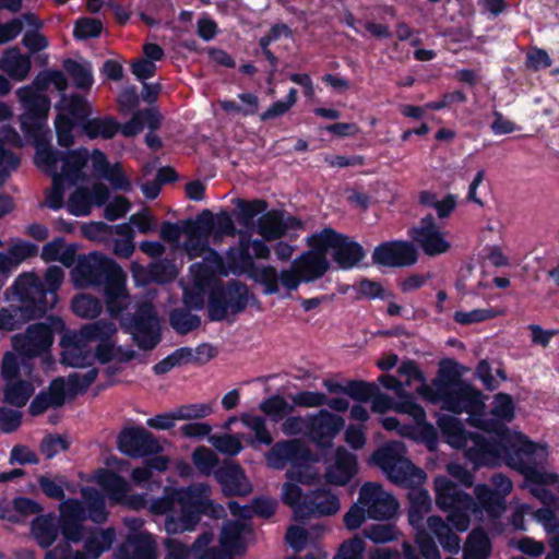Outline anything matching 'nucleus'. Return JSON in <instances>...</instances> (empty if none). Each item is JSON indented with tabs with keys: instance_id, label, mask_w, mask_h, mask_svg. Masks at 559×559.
Listing matches in <instances>:
<instances>
[{
	"instance_id": "18",
	"label": "nucleus",
	"mask_w": 559,
	"mask_h": 559,
	"mask_svg": "<svg viewBox=\"0 0 559 559\" xmlns=\"http://www.w3.org/2000/svg\"><path fill=\"white\" fill-rule=\"evenodd\" d=\"M436 503L444 512L462 509L475 510L474 498L465 492L460 485L445 476H439L435 479Z\"/></svg>"
},
{
	"instance_id": "24",
	"label": "nucleus",
	"mask_w": 559,
	"mask_h": 559,
	"mask_svg": "<svg viewBox=\"0 0 559 559\" xmlns=\"http://www.w3.org/2000/svg\"><path fill=\"white\" fill-rule=\"evenodd\" d=\"M116 559H156V544L150 534L129 535L115 552Z\"/></svg>"
},
{
	"instance_id": "39",
	"label": "nucleus",
	"mask_w": 559,
	"mask_h": 559,
	"mask_svg": "<svg viewBox=\"0 0 559 559\" xmlns=\"http://www.w3.org/2000/svg\"><path fill=\"white\" fill-rule=\"evenodd\" d=\"M299 483L288 480L282 487V501L292 508L296 521H305V508L307 506V493H305Z\"/></svg>"
},
{
	"instance_id": "45",
	"label": "nucleus",
	"mask_w": 559,
	"mask_h": 559,
	"mask_svg": "<svg viewBox=\"0 0 559 559\" xmlns=\"http://www.w3.org/2000/svg\"><path fill=\"white\" fill-rule=\"evenodd\" d=\"M83 497L87 519L97 524L104 523L108 516L104 497L94 489L83 490Z\"/></svg>"
},
{
	"instance_id": "42",
	"label": "nucleus",
	"mask_w": 559,
	"mask_h": 559,
	"mask_svg": "<svg viewBox=\"0 0 559 559\" xmlns=\"http://www.w3.org/2000/svg\"><path fill=\"white\" fill-rule=\"evenodd\" d=\"M259 408L275 424L281 423L286 416L294 413V405L289 404L286 399L280 394H273L263 400Z\"/></svg>"
},
{
	"instance_id": "32",
	"label": "nucleus",
	"mask_w": 559,
	"mask_h": 559,
	"mask_svg": "<svg viewBox=\"0 0 559 559\" xmlns=\"http://www.w3.org/2000/svg\"><path fill=\"white\" fill-rule=\"evenodd\" d=\"M492 552V543L487 532L477 527L467 536L463 549V559H489Z\"/></svg>"
},
{
	"instance_id": "23",
	"label": "nucleus",
	"mask_w": 559,
	"mask_h": 559,
	"mask_svg": "<svg viewBox=\"0 0 559 559\" xmlns=\"http://www.w3.org/2000/svg\"><path fill=\"white\" fill-rule=\"evenodd\" d=\"M341 508L340 499L336 495L326 488H317L307 492V506L305 510V520L330 516L338 512Z\"/></svg>"
},
{
	"instance_id": "47",
	"label": "nucleus",
	"mask_w": 559,
	"mask_h": 559,
	"mask_svg": "<svg viewBox=\"0 0 559 559\" xmlns=\"http://www.w3.org/2000/svg\"><path fill=\"white\" fill-rule=\"evenodd\" d=\"M37 483L43 491V493L53 500L64 501V488L68 487V479L63 475H55L50 477L49 475H39L37 477Z\"/></svg>"
},
{
	"instance_id": "17",
	"label": "nucleus",
	"mask_w": 559,
	"mask_h": 559,
	"mask_svg": "<svg viewBox=\"0 0 559 559\" xmlns=\"http://www.w3.org/2000/svg\"><path fill=\"white\" fill-rule=\"evenodd\" d=\"M308 421V439L322 449L331 448L334 438L345 426L342 416L324 408L309 415Z\"/></svg>"
},
{
	"instance_id": "48",
	"label": "nucleus",
	"mask_w": 559,
	"mask_h": 559,
	"mask_svg": "<svg viewBox=\"0 0 559 559\" xmlns=\"http://www.w3.org/2000/svg\"><path fill=\"white\" fill-rule=\"evenodd\" d=\"M250 276L259 284L263 286V293L265 295H274L280 290V274L275 266L263 265L257 266Z\"/></svg>"
},
{
	"instance_id": "14",
	"label": "nucleus",
	"mask_w": 559,
	"mask_h": 559,
	"mask_svg": "<svg viewBox=\"0 0 559 559\" xmlns=\"http://www.w3.org/2000/svg\"><path fill=\"white\" fill-rule=\"evenodd\" d=\"M87 520L84 503L76 498H68L59 504V518L57 523L59 534L62 535L61 543L79 544L83 540L85 534L84 522Z\"/></svg>"
},
{
	"instance_id": "16",
	"label": "nucleus",
	"mask_w": 559,
	"mask_h": 559,
	"mask_svg": "<svg viewBox=\"0 0 559 559\" xmlns=\"http://www.w3.org/2000/svg\"><path fill=\"white\" fill-rule=\"evenodd\" d=\"M358 501L367 509L368 518L373 520H389L399 509L396 499L377 483H365L359 490Z\"/></svg>"
},
{
	"instance_id": "63",
	"label": "nucleus",
	"mask_w": 559,
	"mask_h": 559,
	"mask_svg": "<svg viewBox=\"0 0 559 559\" xmlns=\"http://www.w3.org/2000/svg\"><path fill=\"white\" fill-rule=\"evenodd\" d=\"M514 401L508 393L499 392L493 397L491 414L503 421L510 423L514 418Z\"/></svg>"
},
{
	"instance_id": "49",
	"label": "nucleus",
	"mask_w": 559,
	"mask_h": 559,
	"mask_svg": "<svg viewBox=\"0 0 559 559\" xmlns=\"http://www.w3.org/2000/svg\"><path fill=\"white\" fill-rule=\"evenodd\" d=\"M71 308L78 317L94 319L100 314L103 305L98 298L82 294L72 299Z\"/></svg>"
},
{
	"instance_id": "21",
	"label": "nucleus",
	"mask_w": 559,
	"mask_h": 559,
	"mask_svg": "<svg viewBox=\"0 0 559 559\" xmlns=\"http://www.w3.org/2000/svg\"><path fill=\"white\" fill-rule=\"evenodd\" d=\"M214 477L226 497H243L251 491L245 472L237 463L225 462L215 469Z\"/></svg>"
},
{
	"instance_id": "41",
	"label": "nucleus",
	"mask_w": 559,
	"mask_h": 559,
	"mask_svg": "<svg viewBox=\"0 0 559 559\" xmlns=\"http://www.w3.org/2000/svg\"><path fill=\"white\" fill-rule=\"evenodd\" d=\"M236 219L237 222L246 227L250 228L253 226L254 217L262 215L267 210V202L263 199H236Z\"/></svg>"
},
{
	"instance_id": "25",
	"label": "nucleus",
	"mask_w": 559,
	"mask_h": 559,
	"mask_svg": "<svg viewBox=\"0 0 559 559\" xmlns=\"http://www.w3.org/2000/svg\"><path fill=\"white\" fill-rule=\"evenodd\" d=\"M366 257L364 247L349 239L348 236L338 234L334 248L332 250V259L341 270H352L356 267Z\"/></svg>"
},
{
	"instance_id": "36",
	"label": "nucleus",
	"mask_w": 559,
	"mask_h": 559,
	"mask_svg": "<svg viewBox=\"0 0 559 559\" xmlns=\"http://www.w3.org/2000/svg\"><path fill=\"white\" fill-rule=\"evenodd\" d=\"M240 419L247 428L254 432L253 437L246 438L247 444L255 448L258 444L271 445L273 443V437L266 427L264 417L246 413L241 415Z\"/></svg>"
},
{
	"instance_id": "15",
	"label": "nucleus",
	"mask_w": 559,
	"mask_h": 559,
	"mask_svg": "<svg viewBox=\"0 0 559 559\" xmlns=\"http://www.w3.org/2000/svg\"><path fill=\"white\" fill-rule=\"evenodd\" d=\"M371 259L373 264L383 267H406L418 261V250L408 240H389L374 247Z\"/></svg>"
},
{
	"instance_id": "1",
	"label": "nucleus",
	"mask_w": 559,
	"mask_h": 559,
	"mask_svg": "<svg viewBox=\"0 0 559 559\" xmlns=\"http://www.w3.org/2000/svg\"><path fill=\"white\" fill-rule=\"evenodd\" d=\"M537 448L538 444L525 435L521 432L511 435L508 429H504L497 437L484 436L479 432L471 433L464 450L466 459L476 467H493L504 462L509 467L523 474L531 484H554L559 478L557 474L543 472L531 463Z\"/></svg>"
},
{
	"instance_id": "55",
	"label": "nucleus",
	"mask_w": 559,
	"mask_h": 559,
	"mask_svg": "<svg viewBox=\"0 0 559 559\" xmlns=\"http://www.w3.org/2000/svg\"><path fill=\"white\" fill-rule=\"evenodd\" d=\"M378 393V386L364 380L346 381V394L358 403H368Z\"/></svg>"
},
{
	"instance_id": "11",
	"label": "nucleus",
	"mask_w": 559,
	"mask_h": 559,
	"mask_svg": "<svg viewBox=\"0 0 559 559\" xmlns=\"http://www.w3.org/2000/svg\"><path fill=\"white\" fill-rule=\"evenodd\" d=\"M132 338L142 350L154 349L162 340L159 319L150 301L138 305L131 319Z\"/></svg>"
},
{
	"instance_id": "46",
	"label": "nucleus",
	"mask_w": 559,
	"mask_h": 559,
	"mask_svg": "<svg viewBox=\"0 0 559 559\" xmlns=\"http://www.w3.org/2000/svg\"><path fill=\"white\" fill-rule=\"evenodd\" d=\"M338 234L331 227L312 234L307 238V245L310 247L308 251H314L319 257H326L328 250H333Z\"/></svg>"
},
{
	"instance_id": "64",
	"label": "nucleus",
	"mask_w": 559,
	"mask_h": 559,
	"mask_svg": "<svg viewBox=\"0 0 559 559\" xmlns=\"http://www.w3.org/2000/svg\"><path fill=\"white\" fill-rule=\"evenodd\" d=\"M415 544L424 559H440L441 555L432 535L425 528H420L415 534Z\"/></svg>"
},
{
	"instance_id": "7",
	"label": "nucleus",
	"mask_w": 559,
	"mask_h": 559,
	"mask_svg": "<svg viewBox=\"0 0 559 559\" xmlns=\"http://www.w3.org/2000/svg\"><path fill=\"white\" fill-rule=\"evenodd\" d=\"M64 280V272L60 266L50 265L41 280L35 273H22L13 282V294L28 297L37 308H45V314L52 309L58 301V290Z\"/></svg>"
},
{
	"instance_id": "2",
	"label": "nucleus",
	"mask_w": 559,
	"mask_h": 559,
	"mask_svg": "<svg viewBox=\"0 0 559 559\" xmlns=\"http://www.w3.org/2000/svg\"><path fill=\"white\" fill-rule=\"evenodd\" d=\"M72 277L79 287L102 286L110 316L117 317L124 310L129 297L127 276L114 259L96 251L79 255Z\"/></svg>"
},
{
	"instance_id": "9",
	"label": "nucleus",
	"mask_w": 559,
	"mask_h": 559,
	"mask_svg": "<svg viewBox=\"0 0 559 559\" xmlns=\"http://www.w3.org/2000/svg\"><path fill=\"white\" fill-rule=\"evenodd\" d=\"M249 304V289L246 284L237 280L214 284L207 296V318L212 322H221L227 318L246 310Z\"/></svg>"
},
{
	"instance_id": "29",
	"label": "nucleus",
	"mask_w": 559,
	"mask_h": 559,
	"mask_svg": "<svg viewBox=\"0 0 559 559\" xmlns=\"http://www.w3.org/2000/svg\"><path fill=\"white\" fill-rule=\"evenodd\" d=\"M50 109V99L47 97L39 98V102L24 107L21 116V129L25 134H36L45 126Z\"/></svg>"
},
{
	"instance_id": "61",
	"label": "nucleus",
	"mask_w": 559,
	"mask_h": 559,
	"mask_svg": "<svg viewBox=\"0 0 559 559\" xmlns=\"http://www.w3.org/2000/svg\"><path fill=\"white\" fill-rule=\"evenodd\" d=\"M81 234L92 241L108 242L114 238V228L104 222H90L82 224Z\"/></svg>"
},
{
	"instance_id": "58",
	"label": "nucleus",
	"mask_w": 559,
	"mask_h": 559,
	"mask_svg": "<svg viewBox=\"0 0 559 559\" xmlns=\"http://www.w3.org/2000/svg\"><path fill=\"white\" fill-rule=\"evenodd\" d=\"M116 332V328L112 323L107 321H96L82 326L83 340L86 344L91 342H103L107 338H111Z\"/></svg>"
},
{
	"instance_id": "5",
	"label": "nucleus",
	"mask_w": 559,
	"mask_h": 559,
	"mask_svg": "<svg viewBox=\"0 0 559 559\" xmlns=\"http://www.w3.org/2000/svg\"><path fill=\"white\" fill-rule=\"evenodd\" d=\"M403 441L391 440L379 447L370 456V463L378 466L392 483L401 487L421 484L426 477L424 471L405 457Z\"/></svg>"
},
{
	"instance_id": "52",
	"label": "nucleus",
	"mask_w": 559,
	"mask_h": 559,
	"mask_svg": "<svg viewBox=\"0 0 559 559\" xmlns=\"http://www.w3.org/2000/svg\"><path fill=\"white\" fill-rule=\"evenodd\" d=\"M461 373L457 370V364L452 359H445L440 364L439 379L433 381L435 396L440 394V389L448 385L449 390L459 384Z\"/></svg>"
},
{
	"instance_id": "30",
	"label": "nucleus",
	"mask_w": 559,
	"mask_h": 559,
	"mask_svg": "<svg viewBox=\"0 0 559 559\" xmlns=\"http://www.w3.org/2000/svg\"><path fill=\"white\" fill-rule=\"evenodd\" d=\"M58 112H63L72 118L81 129L88 117L92 115L93 108L88 100L79 93L70 95L61 94L59 103L56 105Z\"/></svg>"
},
{
	"instance_id": "54",
	"label": "nucleus",
	"mask_w": 559,
	"mask_h": 559,
	"mask_svg": "<svg viewBox=\"0 0 559 559\" xmlns=\"http://www.w3.org/2000/svg\"><path fill=\"white\" fill-rule=\"evenodd\" d=\"M183 224L188 236L199 235L206 238L213 234L214 214L210 210H203L195 221L186 219Z\"/></svg>"
},
{
	"instance_id": "57",
	"label": "nucleus",
	"mask_w": 559,
	"mask_h": 559,
	"mask_svg": "<svg viewBox=\"0 0 559 559\" xmlns=\"http://www.w3.org/2000/svg\"><path fill=\"white\" fill-rule=\"evenodd\" d=\"M192 461L197 469L206 476L214 475L218 467L217 455L206 447H199L193 451Z\"/></svg>"
},
{
	"instance_id": "13",
	"label": "nucleus",
	"mask_w": 559,
	"mask_h": 559,
	"mask_svg": "<svg viewBox=\"0 0 559 559\" xmlns=\"http://www.w3.org/2000/svg\"><path fill=\"white\" fill-rule=\"evenodd\" d=\"M118 450L132 459L145 457L163 452L155 436L141 426L123 428L117 437Z\"/></svg>"
},
{
	"instance_id": "19",
	"label": "nucleus",
	"mask_w": 559,
	"mask_h": 559,
	"mask_svg": "<svg viewBox=\"0 0 559 559\" xmlns=\"http://www.w3.org/2000/svg\"><path fill=\"white\" fill-rule=\"evenodd\" d=\"M20 306H11V308L0 309V331H15L21 326L35 319H40L45 316V308H37L28 297H23L21 294H14Z\"/></svg>"
},
{
	"instance_id": "35",
	"label": "nucleus",
	"mask_w": 559,
	"mask_h": 559,
	"mask_svg": "<svg viewBox=\"0 0 559 559\" xmlns=\"http://www.w3.org/2000/svg\"><path fill=\"white\" fill-rule=\"evenodd\" d=\"M116 539L114 527L94 530L84 540V550L91 559H98L105 551L109 550Z\"/></svg>"
},
{
	"instance_id": "51",
	"label": "nucleus",
	"mask_w": 559,
	"mask_h": 559,
	"mask_svg": "<svg viewBox=\"0 0 559 559\" xmlns=\"http://www.w3.org/2000/svg\"><path fill=\"white\" fill-rule=\"evenodd\" d=\"M92 195L84 187L76 188L69 197L67 210L74 216H86L92 210Z\"/></svg>"
},
{
	"instance_id": "4",
	"label": "nucleus",
	"mask_w": 559,
	"mask_h": 559,
	"mask_svg": "<svg viewBox=\"0 0 559 559\" xmlns=\"http://www.w3.org/2000/svg\"><path fill=\"white\" fill-rule=\"evenodd\" d=\"M266 461L275 469H284L289 464L285 476L292 481L311 485L318 477L310 466L317 460L307 444L299 439L276 442L269 451Z\"/></svg>"
},
{
	"instance_id": "33",
	"label": "nucleus",
	"mask_w": 559,
	"mask_h": 559,
	"mask_svg": "<svg viewBox=\"0 0 559 559\" xmlns=\"http://www.w3.org/2000/svg\"><path fill=\"white\" fill-rule=\"evenodd\" d=\"M64 72L72 79L74 86L79 90H91L94 84L93 67L91 61L67 58L62 62Z\"/></svg>"
},
{
	"instance_id": "53",
	"label": "nucleus",
	"mask_w": 559,
	"mask_h": 559,
	"mask_svg": "<svg viewBox=\"0 0 559 559\" xmlns=\"http://www.w3.org/2000/svg\"><path fill=\"white\" fill-rule=\"evenodd\" d=\"M79 123L63 112H58L55 118L57 143L61 147H70L74 143L73 130Z\"/></svg>"
},
{
	"instance_id": "59",
	"label": "nucleus",
	"mask_w": 559,
	"mask_h": 559,
	"mask_svg": "<svg viewBox=\"0 0 559 559\" xmlns=\"http://www.w3.org/2000/svg\"><path fill=\"white\" fill-rule=\"evenodd\" d=\"M103 23L98 19L80 17L74 23L73 36L80 40L97 38L103 32Z\"/></svg>"
},
{
	"instance_id": "6",
	"label": "nucleus",
	"mask_w": 559,
	"mask_h": 559,
	"mask_svg": "<svg viewBox=\"0 0 559 559\" xmlns=\"http://www.w3.org/2000/svg\"><path fill=\"white\" fill-rule=\"evenodd\" d=\"M435 400L442 403V408L453 414L467 413L471 417V425L491 431L492 421L484 419L486 396L467 381H460L454 388L443 385L440 394Z\"/></svg>"
},
{
	"instance_id": "20",
	"label": "nucleus",
	"mask_w": 559,
	"mask_h": 559,
	"mask_svg": "<svg viewBox=\"0 0 559 559\" xmlns=\"http://www.w3.org/2000/svg\"><path fill=\"white\" fill-rule=\"evenodd\" d=\"M97 481L107 496L114 501H122L126 499L128 506L134 510L143 508L146 503L143 495L133 493L127 496L129 490L128 481L114 471H102L98 475Z\"/></svg>"
},
{
	"instance_id": "56",
	"label": "nucleus",
	"mask_w": 559,
	"mask_h": 559,
	"mask_svg": "<svg viewBox=\"0 0 559 559\" xmlns=\"http://www.w3.org/2000/svg\"><path fill=\"white\" fill-rule=\"evenodd\" d=\"M98 376V369L92 368L87 372L81 374L78 372L68 376L67 385L68 393L71 397L83 394L95 382Z\"/></svg>"
},
{
	"instance_id": "44",
	"label": "nucleus",
	"mask_w": 559,
	"mask_h": 559,
	"mask_svg": "<svg viewBox=\"0 0 559 559\" xmlns=\"http://www.w3.org/2000/svg\"><path fill=\"white\" fill-rule=\"evenodd\" d=\"M241 533L242 527L238 522H229L222 527L219 544L235 556H241L246 551Z\"/></svg>"
},
{
	"instance_id": "38",
	"label": "nucleus",
	"mask_w": 559,
	"mask_h": 559,
	"mask_svg": "<svg viewBox=\"0 0 559 559\" xmlns=\"http://www.w3.org/2000/svg\"><path fill=\"white\" fill-rule=\"evenodd\" d=\"M258 233L266 241L284 237L283 211L271 210L264 212L258 219Z\"/></svg>"
},
{
	"instance_id": "31",
	"label": "nucleus",
	"mask_w": 559,
	"mask_h": 559,
	"mask_svg": "<svg viewBox=\"0 0 559 559\" xmlns=\"http://www.w3.org/2000/svg\"><path fill=\"white\" fill-rule=\"evenodd\" d=\"M119 127L120 122L114 116H90L81 131L90 140H111L119 133Z\"/></svg>"
},
{
	"instance_id": "37",
	"label": "nucleus",
	"mask_w": 559,
	"mask_h": 559,
	"mask_svg": "<svg viewBox=\"0 0 559 559\" xmlns=\"http://www.w3.org/2000/svg\"><path fill=\"white\" fill-rule=\"evenodd\" d=\"M0 68L11 78L23 81L28 75L32 63L29 57L17 50H8L0 60Z\"/></svg>"
},
{
	"instance_id": "34",
	"label": "nucleus",
	"mask_w": 559,
	"mask_h": 559,
	"mask_svg": "<svg viewBox=\"0 0 559 559\" xmlns=\"http://www.w3.org/2000/svg\"><path fill=\"white\" fill-rule=\"evenodd\" d=\"M427 525L431 534L438 539L445 551L456 554L460 550V537L452 531L450 525L442 520L441 516H429L427 519Z\"/></svg>"
},
{
	"instance_id": "28",
	"label": "nucleus",
	"mask_w": 559,
	"mask_h": 559,
	"mask_svg": "<svg viewBox=\"0 0 559 559\" xmlns=\"http://www.w3.org/2000/svg\"><path fill=\"white\" fill-rule=\"evenodd\" d=\"M437 425L441 431L443 441L454 449H465L468 444L471 433L462 421L452 416L442 414L438 417Z\"/></svg>"
},
{
	"instance_id": "60",
	"label": "nucleus",
	"mask_w": 559,
	"mask_h": 559,
	"mask_svg": "<svg viewBox=\"0 0 559 559\" xmlns=\"http://www.w3.org/2000/svg\"><path fill=\"white\" fill-rule=\"evenodd\" d=\"M70 441L58 433L46 435L39 443V452L47 459L51 460L60 452L68 451Z\"/></svg>"
},
{
	"instance_id": "43",
	"label": "nucleus",
	"mask_w": 559,
	"mask_h": 559,
	"mask_svg": "<svg viewBox=\"0 0 559 559\" xmlns=\"http://www.w3.org/2000/svg\"><path fill=\"white\" fill-rule=\"evenodd\" d=\"M170 326L180 335H186L201 325V318L190 309L176 308L169 314Z\"/></svg>"
},
{
	"instance_id": "62",
	"label": "nucleus",
	"mask_w": 559,
	"mask_h": 559,
	"mask_svg": "<svg viewBox=\"0 0 559 559\" xmlns=\"http://www.w3.org/2000/svg\"><path fill=\"white\" fill-rule=\"evenodd\" d=\"M364 535L374 544H384L395 540L399 536V531L393 524L381 523L365 527Z\"/></svg>"
},
{
	"instance_id": "40",
	"label": "nucleus",
	"mask_w": 559,
	"mask_h": 559,
	"mask_svg": "<svg viewBox=\"0 0 559 559\" xmlns=\"http://www.w3.org/2000/svg\"><path fill=\"white\" fill-rule=\"evenodd\" d=\"M34 391V385L29 381L23 379L12 380L4 385L3 401L9 405L20 408L26 405Z\"/></svg>"
},
{
	"instance_id": "50",
	"label": "nucleus",
	"mask_w": 559,
	"mask_h": 559,
	"mask_svg": "<svg viewBox=\"0 0 559 559\" xmlns=\"http://www.w3.org/2000/svg\"><path fill=\"white\" fill-rule=\"evenodd\" d=\"M238 98L245 104V107L238 105L235 100H221L219 106L225 112H236L243 116H253L259 109V98L252 93H240Z\"/></svg>"
},
{
	"instance_id": "10",
	"label": "nucleus",
	"mask_w": 559,
	"mask_h": 559,
	"mask_svg": "<svg viewBox=\"0 0 559 559\" xmlns=\"http://www.w3.org/2000/svg\"><path fill=\"white\" fill-rule=\"evenodd\" d=\"M90 158L86 147L61 151L52 147L44 148L37 153V165H45L49 171H55L58 164L62 162V177L70 185H75L85 178L83 169Z\"/></svg>"
},
{
	"instance_id": "8",
	"label": "nucleus",
	"mask_w": 559,
	"mask_h": 559,
	"mask_svg": "<svg viewBox=\"0 0 559 559\" xmlns=\"http://www.w3.org/2000/svg\"><path fill=\"white\" fill-rule=\"evenodd\" d=\"M64 331V321L49 316L46 321L29 324L23 334L12 337L13 348L23 357L32 359L50 353L55 334Z\"/></svg>"
},
{
	"instance_id": "22",
	"label": "nucleus",
	"mask_w": 559,
	"mask_h": 559,
	"mask_svg": "<svg viewBox=\"0 0 559 559\" xmlns=\"http://www.w3.org/2000/svg\"><path fill=\"white\" fill-rule=\"evenodd\" d=\"M357 471L356 455L344 447H338L335 451L334 464L325 468L324 477L330 485L345 486L354 478Z\"/></svg>"
},
{
	"instance_id": "27",
	"label": "nucleus",
	"mask_w": 559,
	"mask_h": 559,
	"mask_svg": "<svg viewBox=\"0 0 559 559\" xmlns=\"http://www.w3.org/2000/svg\"><path fill=\"white\" fill-rule=\"evenodd\" d=\"M31 534L36 544L48 549L59 536V526L55 513L39 514L31 522Z\"/></svg>"
},
{
	"instance_id": "26",
	"label": "nucleus",
	"mask_w": 559,
	"mask_h": 559,
	"mask_svg": "<svg viewBox=\"0 0 559 559\" xmlns=\"http://www.w3.org/2000/svg\"><path fill=\"white\" fill-rule=\"evenodd\" d=\"M293 269L305 283L321 278L330 269L326 257H319L314 251H305L293 260Z\"/></svg>"
},
{
	"instance_id": "3",
	"label": "nucleus",
	"mask_w": 559,
	"mask_h": 559,
	"mask_svg": "<svg viewBox=\"0 0 559 559\" xmlns=\"http://www.w3.org/2000/svg\"><path fill=\"white\" fill-rule=\"evenodd\" d=\"M211 495L210 485L204 483H192L187 487L175 488V500L179 506V513L166 518L167 533L194 531L203 515L213 520L225 518L224 507L212 500Z\"/></svg>"
},
{
	"instance_id": "12",
	"label": "nucleus",
	"mask_w": 559,
	"mask_h": 559,
	"mask_svg": "<svg viewBox=\"0 0 559 559\" xmlns=\"http://www.w3.org/2000/svg\"><path fill=\"white\" fill-rule=\"evenodd\" d=\"M411 242L419 248L427 257H438L451 249V243L444 237L432 214L421 217L416 226L407 231Z\"/></svg>"
}]
</instances>
